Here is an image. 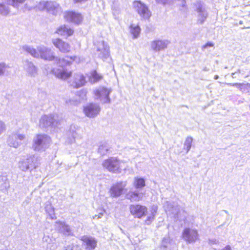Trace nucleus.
I'll list each match as a JSON object with an SVG mask.
<instances>
[{"label":"nucleus","mask_w":250,"mask_h":250,"mask_svg":"<svg viewBox=\"0 0 250 250\" xmlns=\"http://www.w3.org/2000/svg\"><path fill=\"white\" fill-rule=\"evenodd\" d=\"M3 124H4V123L2 122V121L0 120V125H2Z\"/></svg>","instance_id":"obj_52"},{"label":"nucleus","mask_w":250,"mask_h":250,"mask_svg":"<svg viewBox=\"0 0 250 250\" xmlns=\"http://www.w3.org/2000/svg\"><path fill=\"white\" fill-rule=\"evenodd\" d=\"M81 240L83 242V246L87 250H93L97 246V241L92 236L84 235L82 237Z\"/></svg>","instance_id":"obj_19"},{"label":"nucleus","mask_w":250,"mask_h":250,"mask_svg":"<svg viewBox=\"0 0 250 250\" xmlns=\"http://www.w3.org/2000/svg\"><path fill=\"white\" fill-rule=\"evenodd\" d=\"M97 51L98 56L103 60L107 59L109 56V47L104 41L98 43Z\"/></svg>","instance_id":"obj_14"},{"label":"nucleus","mask_w":250,"mask_h":250,"mask_svg":"<svg viewBox=\"0 0 250 250\" xmlns=\"http://www.w3.org/2000/svg\"><path fill=\"white\" fill-rule=\"evenodd\" d=\"M163 208L168 216L176 220L182 221L186 218L185 210L174 202L165 201Z\"/></svg>","instance_id":"obj_2"},{"label":"nucleus","mask_w":250,"mask_h":250,"mask_svg":"<svg viewBox=\"0 0 250 250\" xmlns=\"http://www.w3.org/2000/svg\"><path fill=\"white\" fill-rule=\"evenodd\" d=\"M0 180H2V177H1V176L0 177Z\"/></svg>","instance_id":"obj_55"},{"label":"nucleus","mask_w":250,"mask_h":250,"mask_svg":"<svg viewBox=\"0 0 250 250\" xmlns=\"http://www.w3.org/2000/svg\"><path fill=\"white\" fill-rule=\"evenodd\" d=\"M51 142L50 137L45 134H37L33 138L32 148L36 151H43L48 148Z\"/></svg>","instance_id":"obj_3"},{"label":"nucleus","mask_w":250,"mask_h":250,"mask_svg":"<svg viewBox=\"0 0 250 250\" xmlns=\"http://www.w3.org/2000/svg\"><path fill=\"white\" fill-rule=\"evenodd\" d=\"M55 227L58 230L65 235H73V231L71 227L64 222L57 221L55 223Z\"/></svg>","instance_id":"obj_18"},{"label":"nucleus","mask_w":250,"mask_h":250,"mask_svg":"<svg viewBox=\"0 0 250 250\" xmlns=\"http://www.w3.org/2000/svg\"><path fill=\"white\" fill-rule=\"evenodd\" d=\"M246 85H247L249 88H250V83H247L246 84Z\"/></svg>","instance_id":"obj_51"},{"label":"nucleus","mask_w":250,"mask_h":250,"mask_svg":"<svg viewBox=\"0 0 250 250\" xmlns=\"http://www.w3.org/2000/svg\"><path fill=\"white\" fill-rule=\"evenodd\" d=\"M32 9V7H31L30 8H29V10H31Z\"/></svg>","instance_id":"obj_57"},{"label":"nucleus","mask_w":250,"mask_h":250,"mask_svg":"<svg viewBox=\"0 0 250 250\" xmlns=\"http://www.w3.org/2000/svg\"><path fill=\"white\" fill-rule=\"evenodd\" d=\"M5 2L9 5H11L14 7L18 8L19 4L22 3L25 0H4Z\"/></svg>","instance_id":"obj_32"},{"label":"nucleus","mask_w":250,"mask_h":250,"mask_svg":"<svg viewBox=\"0 0 250 250\" xmlns=\"http://www.w3.org/2000/svg\"><path fill=\"white\" fill-rule=\"evenodd\" d=\"M123 163L115 157H111L104 161L103 166L109 171L115 173H121L123 169Z\"/></svg>","instance_id":"obj_6"},{"label":"nucleus","mask_w":250,"mask_h":250,"mask_svg":"<svg viewBox=\"0 0 250 250\" xmlns=\"http://www.w3.org/2000/svg\"><path fill=\"white\" fill-rule=\"evenodd\" d=\"M45 209V211L48 214L50 219L52 220L56 219L55 214L54 213V209L50 203L46 205Z\"/></svg>","instance_id":"obj_28"},{"label":"nucleus","mask_w":250,"mask_h":250,"mask_svg":"<svg viewBox=\"0 0 250 250\" xmlns=\"http://www.w3.org/2000/svg\"><path fill=\"white\" fill-rule=\"evenodd\" d=\"M203 70H204V71H208V69H207L206 67H205V68H204V69H203Z\"/></svg>","instance_id":"obj_53"},{"label":"nucleus","mask_w":250,"mask_h":250,"mask_svg":"<svg viewBox=\"0 0 250 250\" xmlns=\"http://www.w3.org/2000/svg\"><path fill=\"white\" fill-rule=\"evenodd\" d=\"M9 12L10 10L8 6L0 3V14L6 16L9 13Z\"/></svg>","instance_id":"obj_34"},{"label":"nucleus","mask_w":250,"mask_h":250,"mask_svg":"<svg viewBox=\"0 0 250 250\" xmlns=\"http://www.w3.org/2000/svg\"><path fill=\"white\" fill-rule=\"evenodd\" d=\"M40 123L42 125H54L60 124L58 120V117L56 114H50L44 115L40 120Z\"/></svg>","instance_id":"obj_16"},{"label":"nucleus","mask_w":250,"mask_h":250,"mask_svg":"<svg viewBox=\"0 0 250 250\" xmlns=\"http://www.w3.org/2000/svg\"><path fill=\"white\" fill-rule=\"evenodd\" d=\"M52 71L57 77L63 80L67 79L71 75V71H68L64 69L56 70L54 69Z\"/></svg>","instance_id":"obj_23"},{"label":"nucleus","mask_w":250,"mask_h":250,"mask_svg":"<svg viewBox=\"0 0 250 250\" xmlns=\"http://www.w3.org/2000/svg\"><path fill=\"white\" fill-rule=\"evenodd\" d=\"M226 84L228 85L235 86V87L239 88L241 90L242 89V88L243 87H244V86H245V85H246V84H245L241 83H226Z\"/></svg>","instance_id":"obj_37"},{"label":"nucleus","mask_w":250,"mask_h":250,"mask_svg":"<svg viewBox=\"0 0 250 250\" xmlns=\"http://www.w3.org/2000/svg\"><path fill=\"white\" fill-rule=\"evenodd\" d=\"M64 18L67 21L77 24L80 23L83 20V17L80 14L73 11L66 12Z\"/></svg>","instance_id":"obj_21"},{"label":"nucleus","mask_w":250,"mask_h":250,"mask_svg":"<svg viewBox=\"0 0 250 250\" xmlns=\"http://www.w3.org/2000/svg\"><path fill=\"white\" fill-rule=\"evenodd\" d=\"M225 212L226 213H228V211L227 210H225Z\"/></svg>","instance_id":"obj_56"},{"label":"nucleus","mask_w":250,"mask_h":250,"mask_svg":"<svg viewBox=\"0 0 250 250\" xmlns=\"http://www.w3.org/2000/svg\"><path fill=\"white\" fill-rule=\"evenodd\" d=\"M79 96L82 97L83 100L85 99L86 97V92L84 90H81L79 92Z\"/></svg>","instance_id":"obj_42"},{"label":"nucleus","mask_w":250,"mask_h":250,"mask_svg":"<svg viewBox=\"0 0 250 250\" xmlns=\"http://www.w3.org/2000/svg\"><path fill=\"white\" fill-rule=\"evenodd\" d=\"M22 49L34 58H40L45 61H54L57 65L62 67L70 65L74 61L78 63L80 62V58L76 56H66L62 59L56 57L55 52L51 48L43 45L38 46L37 49L31 46L25 45L22 47Z\"/></svg>","instance_id":"obj_1"},{"label":"nucleus","mask_w":250,"mask_h":250,"mask_svg":"<svg viewBox=\"0 0 250 250\" xmlns=\"http://www.w3.org/2000/svg\"><path fill=\"white\" fill-rule=\"evenodd\" d=\"M47 248L50 249L52 250H54L56 248V245L55 244H48L47 246Z\"/></svg>","instance_id":"obj_43"},{"label":"nucleus","mask_w":250,"mask_h":250,"mask_svg":"<svg viewBox=\"0 0 250 250\" xmlns=\"http://www.w3.org/2000/svg\"><path fill=\"white\" fill-rule=\"evenodd\" d=\"M130 30L134 38H137L139 36L140 32V28L139 26H133L132 25H131Z\"/></svg>","instance_id":"obj_33"},{"label":"nucleus","mask_w":250,"mask_h":250,"mask_svg":"<svg viewBox=\"0 0 250 250\" xmlns=\"http://www.w3.org/2000/svg\"><path fill=\"white\" fill-rule=\"evenodd\" d=\"M7 66L4 63H0V76L3 74Z\"/></svg>","instance_id":"obj_38"},{"label":"nucleus","mask_w":250,"mask_h":250,"mask_svg":"<svg viewBox=\"0 0 250 250\" xmlns=\"http://www.w3.org/2000/svg\"><path fill=\"white\" fill-rule=\"evenodd\" d=\"M135 10L142 19L148 20L151 16V12L148 7L140 0H135L133 3Z\"/></svg>","instance_id":"obj_7"},{"label":"nucleus","mask_w":250,"mask_h":250,"mask_svg":"<svg viewBox=\"0 0 250 250\" xmlns=\"http://www.w3.org/2000/svg\"><path fill=\"white\" fill-rule=\"evenodd\" d=\"M37 9L42 11L46 10L47 12L56 15L61 12L60 5L54 1H41L36 6Z\"/></svg>","instance_id":"obj_5"},{"label":"nucleus","mask_w":250,"mask_h":250,"mask_svg":"<svg viewBox=\"0 0 250 250\" xmlns=\"http://www.w3.org/2000/svg\"><path fill=\"white\" fill-rule=\"evenodd\" d=\"M242 23H243L242 21H240L239 23H240V24H242Z\"/></svg>","instance_id":"obj_54"},{"label":"nucleus","mask_w":250,"mask_h":250,"mask_svg":"<svg viewBox=\"0 0 250 250\" xmlns=\"http://www.w3.org/2000/svg\"><path fill=\"white\" fill-rule=\"evenodd\" d=\"M103 78L102 75L98 74L96 71H94L91 73V76L90 80L91 83H96Z\"/></svg>","instance_id":"obj_31"},{"label":"nucleus","mask_w":250,"mask_h":250,"mask_svg":"<svg viewBox=\"0 0 250 250\" xmlns=\"http://www.w3.org/2000/svg\"><path fill=\"white\" fill-rule=\"evenodd\" d=\"M111 91V90L110 89L104 87H99L95 91L96 98L100 100L104 104L110 103V99L109 95Z\"/></svg>","instance_id":"obj_10"},{"label":"nucleus","mask_w":250,"mask_h":250,"mask_svg":"<svg viewBox=\"0 0 250 250\" xmlns=\"http://www.w3.org/2000/svg\"><path fill=\"white\" fill-rule=\"evenodd\" d=\"M182 238L188 244L195 243L199 239V235L197 229L185 228L182 232Z\"/></svg>","instance_id":"obj_8"},{"label":"nucleus","mask_w":250,"mask_h":250,"mask_svg":"<svg viewBox=\"0 0 250 250\" xmlns=\"http://www.w3.org/2000/svg\"><path fill=\"white\" fill-rule=\"evenodd\" d=\"M193 142V138L190 136L187 137L184 143L183 149L186 151V153H188L190 150L192 144Z\"/></svg>","instance_id":"obj_26"},{"label":"nucleus","mask_w":250,"mask_h":250,"mask_svg":"<svg viewBox=\"0 0 250 250\" xmlns=\"http://www.w3.org/2000/svg\"><path fill=\"white\" fill-rule=\"evenodd\" d=\"M125 197L132 202H136L141 200L143 198V195L142 194L136 192L129 191L126 194Z\"/></svg>","instance_id":"obj_25"},{"label":"nucleus","mask_w":250,"mask_h":250,"mask_svg":"<svg viewBox=\"0 0 250 250\" xmlns=\"http://www.w3.org/2000/svg\"><path fill=\"white\" fill-rule=\"evenodd\" d=\"M101 108L97 104L91 103L84 107L83 111L85 115L88 117H94L100 112Z\"/></svg>","instance_id":"obj_13"},{"label":"nucleus","mask_w":250,"mask_h":250,"mask_svg":"<svg viewBox=\"0 0 250 250\" xmlns=\"http://www.w3.org/2000/svg\"><path fill=\"white\" fill-rule=\"evenodd\" d=\"M125 186V185H123L122 183H117L112 186L109 191L111 197H118L120 196L122 194Z\"/></svg>","instance_id":"obj_22"},{"label":"nucleus","mask_w":250,"mask_h":250,"mask_svg":"<svg viewBox=\"0 0 250 250\" xmlns=\"http://www.w3.org/2000/svg\"><path fill=\"white\" fill-rule=\"evenodd\" d=\"M23 69L27 75L30 77H35L38 75V69L31 61L26 60L23 62Z\"/></svg>","instance_id":"obj_15"},{"label":"nucleus","mask_w":250,"mask_h":250,"mask_svg":"<svg viewBox=\"0 0 250 250\" xmlns=\"http://www.w3.org/2000/svg\"><path fill=\"white\" fill-rule=\"evenodd\" d=\"M134 185L136 188H141L145 186V181L142 178H135Z\"/></svg>","instance_id":"obj_30"},{"label":"nucleus","mask_w":250,"mask_h":250,"mask_svg":"<svg viewBox=\"0 0 250 250\" xmlns=\"http://www.w3.org/2000/svg\"><path fill=\"white\" fill-rule=\"evenodd\" d=\"M38 167L37 158L34 155H28L26 157H23L18 163V167L22 171L28 170L31 171Z\"/></svg>","instance_id":"obj_4"},{"label":"nucleus","mask_w":250,"mask_h":250,"mask_svg":"<svg viewBox=\"0 0 250 250\" xmlns=\"http://www.w3.org/2000/svg\"><path fill=\"white\" fill-rule=\"evenodd\" d=\"M16 137L13 135L11 136H10L8 140V145L12 147L17 148L20 145L21 143L19 142L17 140Z\"/></svg>","instance_id":"obj_29"},{"label":"nucleus","mask_w":250,"mask_h":250,"mask_svg":"<svg viewBox=\"0 0 250 250\" xmlns=\"http://www.w3.org/2000/svg\"><path fill=\"white\" fill-rule=\"evenodd\" d=\"M64 250H74V247L72 246H68Z\"/></svg>","instance_id":"obj_45"},{"label":"nucleus","mask_w":250,"mask_h":250,"mask_svg":"<svg viewBox=\"0 0 250 250\" xmlns=\"http://www.w3.org/2000/svg\"><path fill=\"white\" fill-rule=\"evenodd\" d=\"M222 250H231V249L229 246H227L224 249Z\"/></svg>","instance_id":"obj_48"},{"label":"nucleus","mask_w":250,"mask_h":250,"mask_svg":"<svg viewBox=\"0 0 250 250\" xmlns=\"http://www.w3.org/2000/svg\"><path fill=\"white\" fill-rule=\"evenodd\" d=\"M218 78H219L218 75H215V76H214V79H215V80L218 79Z\"/></svg>","instance_id":"obj_50"},{"label":"nucleus","mask_w":250,"mask_h":250,"mask_svg":"<svg viewBox=\"0 0 250 250\" xmlns=\"http://www.w3.org/2000/svg\"><path fill=\"white\" fill-rule=\"evenodd\" d=\"M169 242V239L168 237H165L163 239L162 243V246H161V249L163 250H166L167 245Z\"/></svg>","instance_id":"obj_36"},{"label":"nucleus","mask_w":250,"mask_h":250,"mask_svg":"<svg viewBox=\"0 0 250 250\" xmlns=\"http://www.w3.org/2000/svg\"><path fill=\"white\" fill-rule=\"evenodd\" d=\"M217 242V241L216 239H213V240H209V243L210 244H216Z\"/></svg>","instance_id":"obj_46"},{"label":"nucleus","mask_w":250,"mask_h":250,"mask_svg":"<svg viewBox=\"0 0 250 250\" xmlns=\"http://www.w3.org/2000/svg\"><path fill=\"white\" fill-rule=\"evenodd\" d=\"M14 135L16 137L17 139H19L20 141H22L25 138V135L23 134H14Z\"/></svg>","instance_id":"obj_41"},{"label":"nucleus","mask_w":250,"mask_h":250,"mask_svg":"<svg viewBox=\"0 0 250 250\" xmlns=\"http://www.w3.org/2000/svg\"><path fill=\"white\" fill-rule=\"evenodd\" d=\"M214 46V43L211 42H208L206 44L203 45L202 48L203 50L208 47H212Z\"/></svg>","instance_id":"obj_40"},{"label":"nucleus","mask_w":250,"mask_h":250,"mask_svg":"<svg viewBox=\"0 0 250 250\" xmlns=\"http://www.w3.org/2000/svg\"><path fill=\"white\" fill-rule=\"evenodd\" d=\"M154 216H155V214L154 213V212H152V216H149L147 217L146 220L145 221L147 225L150 224L152 222V221L154 220Z\"/></svg>","instance_id":"obj_39"},{"label":"nucleus","mask_w":250,"mask_h":250,"mask_svg":"<svg viewBox=\"0 0 250 250\" xmlns=\"http://www.w3.org/2000/svg\"><path fill=\"white\" fill-rule=\"evenodd\" d=\"M103 215V213L101 212L99 213L98 215H95L93 216V219H99L102 217V216Z\"/></svg>","instance_id":"obj_44"},{"label":"nucleus","mask_w":250,"mask_h":250,"mask_svg":"<svg viewBox=\"0 0 250 250\" xmlns=\"http://www.w3.org/2000/svg\"><path fill=\"white\" fill-rule=\"evenodd\" d=\"M87 0H74V2L75 3H78V2H83L86 1Z\"/></svg>","instance_id":"obj_47"},{"label":"nucleus","mask_w":250,"mask_h":250,"mask_svg":"<svg viewBox=\"0 0 250 250\" xmlns=\"http://www.w3.org/2000/svg\"><path fill=\"white\" fill-rule=\"evenodd\" d=\"M71 85L74 88H79L85 84L86 81L84 76L80 73L75 74L70 82Z\"/></svg>","instance_id":"obj_20"},{"label":"nucleus","mask_w":250,"mask_h":250,"mask_svg":"<svg viewBox=\"0 0 250 250\" xmlns=\"http://www.w3.org/2000/svg\"><path fill=\"white\" fill-rule=\"evenodd\" d=\"M52 43L61 52L66 53L70 52L71 46L70 44L60 39H54Z\"/></svg>","instance_id":"obj_17"},{"label":"nucleus","mask_w":250,"mask_h":250,"mask_svg":"<svg viewBox=\"0 0 250 250\" xmlns=\"http://www.w3.org/2000/svg\"><path fill=\"white\" fill-rule=\"evenodd\" d=\"M3 128L2 127V126H0V133L1 132V131L3 130Z\"/></svg>","instance_id":"obj_49"},{"label":"nucleus","mask_w":250,"mask_h":250,"mask_svg":"<svg viewBox=\"0 0 250 250\" xmlns=\"http://www.w3.org/2000/svg\"><path fill=\"white\" fill-rule=\"evenodd\" d=\"M108 146L106 144L100 145L98 148V152L101 155H105L108 150Z\"/></svg>","instance_id":"obj_35"},{"label":"nucleus","mask_w":250,"mask_h":250,"mask_svg":"<svg viewBox=\"0 0 250 250\" xmlns=\"http://www.w3.org/2000/svg\"><path fill=\"white\" fill-rule=\"evenodd\" d=\"M129 208L130 213L135 218H138L146 215L147 210L146 207L139 204L131 205Z\"/></svg>","instance_id":"obj_11"},{"label":"nucleus","mask_w":250,"mask_h":250,"mask_svg":"<svg viewBox=\"0 0 250 250\" xmlns=\"http://www.w3.org/2000/svg\"><path fill=\"white\" fill-rule=\"evenodd\" d=\"M67 134L68 137L66 140V143L68 144H71L74 143L77 135L74 129H71Z\"/></svg>","instance_id":"obj_27"},{"label":"nucleus","mask_w":250,"mask_h":250,"mask_svg":"<svg viewBox=\"0 0 250 250\" xmlns=\"http://www.w3.org/2000/svg\"><path fill=\"white\" fill-rule=\"evenodd\" d=\"M73 30L65 26V25L60 26L56 31V33L62 36H71L73 34Z\"/></svg>","instance_id":"obj_24"},{"label":"nucleus","mask_w":250,"mask_h":250,"mask_svg":"<svg viewBox=\"0 0 250 250\" xmlns=\"http://www.w3.org/2000/svg\"><path fill=\"white\" fill-rule=\"evenodd\" d=\"M195 10L197 13L198 20L197 22L200 24H202L206 20L208 13L205 4L201 1H197L194 3Z\"/></svg>","instance_id":"obj_9"},{"label":"nucleus","mask_w":250,"mask_h":250,"mask_svg":"<svg viewBox=\"0 0 250 250\" xmlns=\"http://www.w3.org/2000/svg\"><path fill=\"white\" fill-rule=\"evenodd\" d=\"M169 43L167 40H156L150 42V47L153 51L159 52L167 49Z\"/></svg>","instance_id":"obj_12"}]
</instances>
